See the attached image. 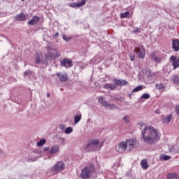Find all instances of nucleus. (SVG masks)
Returning <instances> with one entry per match:
<instances>
[{
    "instance_id": "41",
    "label": "nucleus",
    "mask_w": 179,
    "mask_h": 179,
    "mask_svg": "<svg viewBox=\"0 0 179 179\" xmlns=\"http://www.w3.org/2000/svg\"><path fill=\"white\" fill-rule=\"evenodd\" d=\"M57 37H59V33L56 32L53 36V38H57Z\"/></svg>"
},
{
    "instance_id": "37",
    "label": "nucleus",
    "mask_w": 179,
    "mask_h": 179,
    "mask_svg": "<svg viewBox=\"0 0 179 179\" xmlns=\"http://www.w3.org/2000/svg\"><path fill=\"white\" fill-rule=\"evenodd\" d=\"M162 159H163V160H170L171 159V157L169 155H164Z\"/></svg>"
},
{
    "instance_id": "45",
    "label": "nucleus",
    "mask_w": 179,
    "mask_h": 179,
    "mask_svg": "<svg viewBox=\"0 0 179 179\" xmlns=\"http://www.w3.org/2000/svg\"><path fill=\"white\" fill-rule=\"evenodd\" d=\"M64 128H65L64 124L60 125V129H64Z\"/></svg>"
},
{
    "instance_id": "8",
    "label": "nucleus",
    "mask_w": 179,
    "mask_h": 179,
    "mask_svg": "<svg viewBox=\"0 0 179 179\" xmlns=\"http://www.w3.org/2000/svg\"><path fill=\"white\" fill-rule=\"evenodd\" d=\"M127 148H128V144L125 141H122L119 143L118 146L116 148L117 152H119L120 153L122 152H125L127 150Z\"/></svg>"
},
{
    "instance_id": "4",
    "label": "nucleus",
    "mask_w": 179,
    "mask_h": 179,
    "mask_svg": "<svg viewBox=\"0 0 179 179\" xmlns=\"http://www.w3.org/2000/svg\"><path fill=\"white\" fill-rule=\"evenodd\" d=\"M86 149L88 152H96V150L101 149V145H99V140L92 139L88 141Z\"/></svg>"
},
{
    "instance_id": "36",
    "label": "nucleus",
    "mask_w": 179,
    "mask_h": 179,
    "mask_svg": "<svg viewBox=\"0 0 179 179\" xmlns=\"http://www.w3.org/2000/svg\"><path fill=\"white\" fill-rule=\"evenodd\" d=\"M123 121L125 122L126 124H129V116L127 115V116H124L123 118H122Z\"/></svg>"
},
{
    "instance_id": "5",
    "label": "nucleus",
    "mask_w": 179,
    "mask_h": 179,
    "mask_svg": "<svg viewBox=\"0 0 179 179\" xmlns=\"http://www.w3.org/2000/svg\"><path fill=\"white\" fill-rule=\"evenodd\" d=\"M64 170H65V164L62 161L57 162L51 168V171L55 173V174H58L60 171H64Z\"/></svg>"
},
{
    "instance_id": "50",
    "label": "nucleus",
    "mask_w": 179,
    "mask_h": 179,
    "mask_svg": "<svg viewBox=\"0 0 179 179\" xmlns=\"http://www.w3.org/2000/svg\"><path fill=\"white\" fill-rule=\"evenodd\" d=\"M129 97H130V99H131V94L129 95Z\"/></svg>"
},
{
    "instance_id": "10",
    "label": "nucleus",
    "mask_w": 179,
    "mask_h": 179,
    "mask_svg": "<svg viewBox=\"0 0 179 179\" xmlns=\"http://www.w3.org/2000/svg\"><path fill=\"white\" fill-rule=\"evenodd\" d=\"M99 103H100L101 106H103V107H109V108H114V107H115V105L108 103V101H106V98L103 96L99 99Z\"/></svg>"
},
{
    "instance_id": "15",
    "label": "nucleus",
    "mask_w": 179,
    "mask_h": 179,
    "mask_svg": "<svg viewBox=\"0 0 179 179\" xmlns=\"http://www.w3.org/2000/svg\"><path fill=\"white\" fill-rule=\"evenodd\" d=\"M150 59L156 62V64H160L162 59L156 55V52H151Z\"/></svg>"
},
{
    "instance_id": "47",
    "label": "nucleus",
    "mask_w": 179,
    "mask_h": 179,
    "mask_svg": "<svg viewBox=\"0 0 179 179\" xmlns=\"http://www.w3.org/2000/svg\"><path fill=\"white\" fill-rule=\"evenodd\" d=\"M136 31H139V32H141V29H140L139 28H137V29H136Z\"/></svg>"
},
{
    "instance_id": "14",
    "label": "nucleus",
    "mask_w": 179,
    "mask_h": 179,
    "mask_svg": "<svg viewBox=\"0 0 179 179\" xmlns=\"http://www.w3.org/2000/svg\"><path fill=\"white\" fill-rule=\"evenodd\" d=\"M114 83H115V85L117 86H125L127 85H128V81H127L126 80H123V79H114L113 80Z\"/></svg>"
},
{
    "instance_id": "16",
    "label": "nucleus",
    "mask_w": 179,
    "mask_h": 179,
    "mask_svg": "<svg viewBox=\"0 0 179 179\" xmlns=\"http://www.w3.org/2000/svg\"><path fill=\"white\" fill-rule=\"evenodd\" d=\"M172 48L174 50V51H178L179 50V40L178 39H173L172 41Z\"/></svg>"
},
{
    "instance_id": "46",
    "label": "nucleus",
    "mask_w": 179,
    "mask_h": 179,
    "mask_svg": "<svg viewBox=\"0 0 179 179\" xmlns=\"http://www.w3.org/2000/svg\"><path fill=\"white\" fill-rule=\"evenodd\" d=\"M176 153H179V146H176Z\"/></svg>"
},
{
    "instance_id": "40",
    "label": "nucleus",
    "mask_w": 179,
    "mask_h": 179,
    "mask_svg": "<svg viewBox=\"0 0 179 179\" xmlns=\"http://www.w3.org/2000/svg\"><path fill=\"white\" fill-rule=\"evenodd\" d=\"M69 6H71V8H77L76 3H70Z\"/></svg>"
},
{
    "instance_id": "51",
    "label": "nucleus",
    "mask_w": 179,
    "mask_h": 179,
    "mask_svg": "<svg viewBox=\"0 0 179 179\" xmlns=\"http://www.w3.org/2000/svg\"><path fill=\"white\" fill-rule=\"evenodd\" d=\"M1 153H2V152H1V151H0V155H1Z\"/></svg>"
},
{
    "instance_id": "48",
    "label": "nucleus",
    "mask_w": 179,
    "mask_h": 179,
    "mask_svg": "<svg viewBox=\"0 0 179 179\" xmlns=\"http://www.w3.org/2000/svg\"><path fill=\"white\" fill-rule=\"evenodd\" d=\"M51 94H50V93L47 94V97H50Z\"/></svg>"
},
{
    "instance_id": "3",
    "label": "nucleus",
    "mask_w": 179,
    "mask_h": 179,
    "mask_svg": "<svg viewBox=\"0 0 179 179\" xmlns=\"http://www.w3.org/2000/svg\"><path fill=\"white\" fill-rule=\"evenodd\" d=\"M61 54L58 52V49H55V52L49 51L45 54V59L43 62V65H48V62H51L52 59L58 58Z\"/></svg>"
},
{
    "instance_id": "38",
    "label": "nucleus",
    "mask_w": 179,
    "mask_h": 179,
    "mask_svg": "<svg viewBox=\"0 0 179 179\" xmlns=\"http://www.w3.org/2000/svg\"><path fill=\"white\" fill-rule=\"evenodd\" d=\"M137 125H138L140 127V128H142V127H145V123H143L142 122H138L137 123Z\"/></svg>"
},
{
    "instance_id": "2",
    "label": "nucleus",
    "mask_w": 179,
    "mask_h": 179,
    "mask_svg": "<svg viewBox=\"0 0 179 179\" xmlns=\"http://www.w3.org/2000/svg\"><path fill=\"white\" fill-rule=\"evenodd\" d=\"M96 172V168L93 164H90V166H85L81 171L80 178L84 179L90 178V176L93 174V173Z\"/></svg>"
},
{
    "instance_id": "30",
    "label": "nucleus",
    "mask_w": 179,
    "mask_h": 179,
    "mask_svg": "<svg viewBox=\"0 0 179 179\" xmlns=\"http://www.w3.org/2000/svg\"><path fill=\"white\" fill-rule=\"evenodd\" d=\"M77 8H80L83 5H86V0H82L81 2L76 3Z\"/></svg>"
},
{
    "instance_id": "27",
    "label": "nucleus",
    "mask_w": 179,
    "mask_h": 179,
    "mask_svg": "<svg viewBox=\"0 0 179 179\" xmlns=\"http://www.w3.org/2000/svg\"><path fill=\"white\" fill-rule=\"evenodd\" d=\"M80 120H82V114L80 113L74 117V124H78Z\"/></svg>"
},
{
    "instance_id": "34",
    "label": "nucleus",
    "mask_w": 179,
    "mask_h": 179,
    "mask_svg": "<svg viewBox=\"0 0 179 179\" xmlns=\"http://www.w3.org/2000/svg\"><path fill=\"white\" fill-rule=\"evenodd\" d=\"M73 131V129L72 127H67L65 129V134H72Z\"/></svg>"
},
{
    "instance_id": "23",
    "label": "nucleus",
    "mask_w": 179,
    "mask_h": 179,
    "mask_svg": "<svg viewBox=\"0 0 179 179\" xmlns=\"http://www.w3.org/2000/svg\"><path fill=\"white\" fill-rule=\"evenodd\" d=\"M141 166H142V169H143L144 170L149 169V165L148 164V159H143L141 162Z\"/></svg>"
},
{
    "instance_id": "12",
    "label": "nucleus",
    "mask_w": 179,
    "mask_h": 179,
    "mask_svg": "<svg viewBox=\"0 0 179 179\" xmlns=\"http://www.w3.org/2000/svg\"><path fill=\"white\" fill-rule=\"evenodd\" d=\"M170 60L172 61V65L174 69L179 68V57H176V56L173 55L170 57Z\"/></svg>"
},
{
    "instance_id": "44",
    "label": "nucleus",
    "mask_w": 179,
    "mask_h": 179,
    "mask_svg": "<svg viewBox=\"0 0 179 179\" xmlns=\"http://www.w3.org/2000/svg\"><path fill=\"white\" fill-rule=\"evenodd\" d=\"M154 113L155 114H160V112L159 111V110H156Z\"/></svg>"
},
{
    "instance_id": "43",
    "label": "nucleus",
    "mask_w": 179,
    "mask_h": 179,
    "mask_svg": "<svg viewBox=\"0 0 179 179\" xmlns=\"http://www.w3.org/2000/svg\"><path fill=\"white\" fill-rule=\"evenodd\" d=\"M43 150L45 151V152H48V150H50V147H45L44 148V149H43Z\"/></svg>"
},
{
    "instance_id": "49",
    "label": "nucleus",
    "mask_w": 179,
    "mask_h": 179,
    "mask_svg": "<svg viewBox=\"0 0 179 179\" xmlns=\"http://www.w3.org/2000/svg\"><path fill=\"white\" fill-rule=\"evenodd\" d=\"M63 142H65V138H61Z\"/></svg>"
},
{
    "instance_id": "19",
    "label": "nucleus",
    "mask_w": 179,
    "mask_h": 179,
    "mask_svg": "<svg viewBox=\"0 0 179 179\" xmlns=\"http://www.w3.org/2000/svg\"><path fill=\"white\" fill-rule=\"evenodd\" d=\"M43 62H44V60H41V55L38 52H36L35 57V64H43Z\"/></svg>"
},
{
    "instance_id": "42",
    "label": "nucleus",
    "mask_w": 179,
    "mask_h": 179,
    "mask_svg": "<svg viewBox=\"0 0 179 179\" xmlns=\"http://www.w3.org/2000/svg\"><path fill=\"white\" fill-rule=\"evenodd\" d=\"M31 72L29 71H26L24 73V76H27V75H31Z\"/></svg>"
},
{
    "instance_id": "22",
    "label": "nucleus",
    "mask_w": 179,
    "mask_h": 179,
    "mask_svg": "<svg viewBox=\"0 0 179 179\" xmlns=\"http://www.w3.org/2000/svg\"><path fill=\"white\" fill-rule=\"evenodd\" d=\"M103 89H110V90H115L117 85L115 84H106L103 86Z\"/></svg>"
},
{
    "instance_id": "31",
    "label": "nucleus",
    "mask_w": 179,
    "mask_h": 179,
    "mask_svg": "<svg viewBox=\"0 0 179 179\" xmlns=\"http://www.w3.org/2000/svg\"><path fill=\"white\" fill-rule=\"evenodd\" d=\"M142 89H143V86L139 85L132 90V93H135V92H139L140 90H142Z\"/></svg>"
},
{
    "instance_id": "20",
    "label": "nucleus",
    "mask_w": 179,
    "mask_h": 179,
    "mask_svg": "<svg viewBox=\"0 0 179 179\" xmlns=\"http://www.w3.org/2000/svg\"><path fill=\"white\" fill-rule=\"evenodd\" d=\"M16 20L22 22L23 20H26V14L24 13H21L15 16Z\"/></svg>"
},
{
    "instance_id": "9",
    "label": "nucleus",
    "mask_w": 179,
    "mask_h": 179,
    "mask_svg": "<svg viewBox=\"0 0 179 179\" xmlns=\"http://www.w3.org/2000/svg\"><path fill=\"white\" fill-rule=\"evenodd\" d=\"M60 65L61 66H65V68H71V66H73V64H72L71 59L64 58L60 62Z\"/></svg>"
},
{
    "instance_id": "24",
    "label": "nucleus",
    "mask_w": 179,
    "mask_h": 179,
    "mask_svg": "<svg viewBox=\"0 0 179 179\" xmlns=\"http://www.w3.org/2000/svg\"><path fill=\"white\" fill-rule=\"evenodd\" d=\"M171 80L174 83V85H176V86H179V76H173Z\"/></svg>"
},
{
    "instance_id": "18",
    "label": "nucleus",
    "mask_w": 179,
    "mask_h": 179,
    "mask_svg": "<svg viewBox=\"0 0 179 179\" xmlns=\"http://www.w3.org/2000/svg\"><path fill=\"white\" fill-rule=\"evenodd\" d=\"M171 118H173V115L171 114L169 115L168 116L162 117V124H169L171 121Z\"/></svg>"
},
{
    "instance_id": "21",
    "label": "nucleus",
    "mask_w": 179,
    "mask_h": 179,
    "mask_svg": "<svg viewBox=\"0 0 179 179\" xmlns=\"http://www.w3.org/2000/svg\"><path fill=\"white\" fill-rule=\"evenodd\" d=\"M46 50H47L48 52L49 51H51V52H55V50H58V49L56 48L55 47H54V45H52V43H48V45L46 47Z\"/></svg>"
},
{
    "instance_id": "32",
    "label": "nucleus",
    "mask_w": 179,
    "mask_h": 179,
    "mask_svg": "<svg viewBox=\"0 0 179 179\" xmlns=\"http://www.w3.org/2000/svg\"><path fill=\"white\" fill-rule=\"evenodd\" d=\"M141 99H145V100H148V99H150V94H143L141 97L140 98V100Z\"/></svg>"
},
{
    "instance_id": "7",
    "label": "nucleus",
    "mask_w": 179,
    "mask_h": 179,
    "mask_svg": "<svg viewBox=\"0 0 179 179\" xmlns=\"http://www.w3.org/2000/svg\"><path fill=\"white\" fill-rule=\"evenodd\" d=\"M134 52H136V54H138V58L143 59L146 55V52L143 46H141L140 48H136V49H134Z\"/></svg>"
},
{
    "instance_id": "52",
    "label": "nucleus",
    "mask_w": 179,
    "mask_h": 179,
    "mask_svg": "<svg viewBox=\"0 0 179 179\" xmlns=\"http://www.w3.org/2000/svg\"><path fill=\"white\" fill-rule=\"evenodd\" d=\"M21 1H24V0H21Z\"/></svg>"
},
{
    "instance_id": "11",
    "label": "nucleus",
    "mask_w": 179,
    "mask_h": 179,
    "mask_svg": "<svg viewBox=\"0 0 179 179\" xmlns=\"http://www.w3.org/2000/svg\"><path fill=\"white\" fill-rule=\"evenodd\" d=\"M57 78H59L60 82H68L69 80V77L68 76V73H57L56 74Z\"/></svg>"
},
{
    "instance_id": "29",
    "label": "nucleus",
    "mask_w": 179,
    "mask_h": 179,
    "mask_svg": "<svg viewBox=\"0 0 179 179\" xmlns=\"http://www.w3.org/2000/svg\"><path fill=\"white\" fill-rule=\"evenodd\" d=\"M129 16H131V13H129V11H127L125 13L120 14L121 19H124L125 17H129Z\"/></svg>"
},
{
    "instance_id": "17",
    "label": "nucleus",
    "mask_w": 179,
    "mask_h": 179,
    "mask_svg": "<svg viewBox=\"0 0 179 179\" xmlns=\"http://www.w3.org/2000/svg\"><path fill=\"white\" fill-rule=\"evenodd\" d=\"M59 152V146L55 145H52L49 151L50 155H55V153H58Z\"/></svg>"
},
{
    "instance_id": "28",
    "label": "nucleus",
    "mask_w": 179,
    "mask_h": 179,
    "mask_svg": "<svg viewBox=\"0 0 179 179\" xmlns=\"http://www.w3.org/2000/svg\"><path fill=\"white\" fill-rule=\"evenodd\" d=\"M169 150L170 153H175V154H177L176 146L170 145V146L169 147Z\"/></svg>"
},
{
    "instance_id": "35",
    "label": "nucleus",
    "mask_w": 179,
    "mask_h": 179,
    "mask_svg": "<svg viewBox=\"0 0 179 179\" xmlns=\"http://www.w3.org/2000/svg\"><path fill=\"white\" fill-rule=\"evenodd\" d=\"M62 38L64 40V41H69L72 37H68L66 34H63Z\"/></svg>"
},
{
    "instance_id": "33",
    "label": "nucleus",
    "mask_w": 179,
    "mask_h": 179,
    "mask_svg": "<svg viewBox=\"0 0 179 179\" xmlns=\"http://www.w3.org/2000/svg\"><path fill=\"white\" fill-rule=\"evenodd\" d=\"M38 146H43V145H45V139L43 138L38 142Z\"/></svg>"
},
{
    "instance_id": "6",
    "label": "nucleus",
    "mask_w": 179,
    "mask_h": 179,
    "mask_svg": "<svg viewBox=\"0 0 179 179\" xmlns=\"http://www.w3.org/2000/svg\"><path fill=\"white\" fill-rule=\"evenodd\" d=\"M127 146H129V150L135 149V148H138L139 146V142L136 141L135 138H131L127 141Z\"/></svg>"
},
{
    "instance_id": "25",
    "label": "nucleus",
    "mask_w": 179,
    "mask_h": 179,
    "mask_svg": "<svg viewBox=\"0 0 179 179\" xmlns=\"http://www.w3.org/2000/svg\"><path fill=\"white\" fill-rule=\"evenodd\" d=\"M167 178L168 179H179V177L177 173H172L167 174Z\"/></svg>"
},
{
    "instance_id": "13",
    "label": "nucleus",
    "mask_w": 179,
    "mask_h": 179,
    "mask_svg": "<svg viewBox=\"0 0 179 179\" xmlns=\"http://www.w3.org/2000/svg\"><path fill=\"white\" fill-rule=\"evenodd\" d=\"M38 22H40V17L37 15H34L32 19L28 21L27 24H30V26H34V24H37Z\"/></svg>"
},
{
    "instance_id": "39",
    "label": "nucleus",
    "mask_w": 179,
    "mask_h": 179,
    "mask_svg": "<svg viewBox=\"0 0 179 179\" xmlns=\"http://www.w3.org/2000/svg\"><path fill=\"white\" fill-rule=\"evenodd\" d=\"M131 61H135V55L130 54L129 55Z\"/></svg>"
},
{
    "instance_id": "26",
    "label": "nucleus",
    "mask_w": 179,
    "mask_h": 179,
    "mask_svg": "<svg viewBox=\"0 0 179 179\" xmlns=\"http://www.w3.org/2000/svg\"><path fill=\"white\" fill-rule=\"evenodd\" d=\"M155 87L158 90H162V89H166V86L164 85V84L162 83H160L159 84L158 83L155 84Z\"/></svg>"
},
{
    "instance_id": "1",
    "label": "nucleus",
    "mask_w": 179,
    "mask_h": 179,
    "mask_svg": "<svg viewBox=\"0 0 179 179\" xmlns=\"http://www.w3.org/2000/svg\"><path fill=\"white\" fill-rule=\"evenodd\" d=\"M160 132L152 126H146L141 131V139L147 145H155L160 141Z\"/></svg>"
}]
</instances>
